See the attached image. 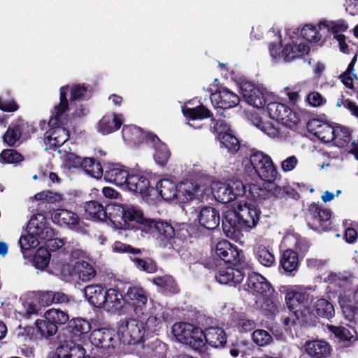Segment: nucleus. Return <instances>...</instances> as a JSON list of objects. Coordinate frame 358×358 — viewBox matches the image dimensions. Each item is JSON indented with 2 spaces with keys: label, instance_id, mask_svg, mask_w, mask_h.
<instances>
[{
  "label": "nucleus",
  "instance_id": "c03bdc74",
  "mask_svg": "<svg viewBox=\"0 0 358 358\" xmlns=\"http://www.w3.org/2000/svg\"><path fill=\"white\" fill-rule=\"evenodd\" d=\"M182 113L186 117L192 120H203L210 117L212 122L215 121L212 112L203 104H200L194 108H183Z\"/></svg>",
  "mask_w": 358,
  "mask_h": 358
},
{
  "label": "nucleus",
  "instance_id": "4d7b16f0",
  "mask_svg": "<svg viewBox=\"0 0 358 358\" xmlns=\"http://www.w3.org/2000/svg\"><path fill=\"white\" fill-rule=\"evenodd\" d=\"M50 253L49 250L45 248H38L34 255L32 263L38 269L44 270L50 263Z\"/></svg>",
  "mask_w": 358,
  "mask_h": 358
},
{
  "label": "nucleus",
  "instance_id": "8fccbe9b",
  "mask_svg": "<svg viewBox=\"0 0 358 358\" xmlns=\"http://www.w3.org/2000/svg\"><path fill=\"white\" fill-rule=\"evenodd\" d=\"M83 170L92 178L99 179L101 178L104 173L103 168L99 162H97L93 157L84 158V165Z\"/></svg>",
  "mask_w": 358,
  "mask_h": 358
},
{
  "label": "nucleus",
  "instance_id": "6e6552de",
  "mask_svg": "<svg viewBox=\"0 0 358 358\" xmlns=\"http://www.w3.org/2000/svg\"><path fill=\"white\" fill-rule=\"evenodd\" d=\"M215 253L226 264L241 268H249L244 251L229 241H219L215 246Z\"/></svg>",
  "mask_w": 358,
  "mask_h": 358
},
{
  "label": "nucleus",
  "instance_id": "774afa93",
  "mask_svg": "<svg viewBox=\"0 0 358 358\" xmlns=\"http://www.w3.org/2000/svg\"><path fill=\"white\" fill-rule=\"evenodd\" d=\"M229 184H221L215 192V197L221 203H227L234 201V196L229 192Z\"/></svg>",
  "mask_w": 358,
  "mask_h": 358
},
{
  "label": "nucleus",
  "instance_id": "7c9ffc66",
  "mask_svg": "<svg viewBox=\"0 0 358 358\" xmlns=\"http://www.w3.org/2000/svg\"><path fill=\"white\" fill-rule=\"evenodd\" d=\"M127 205L121 203H108L106 206V220H110L115 228L120 229L125 226L126 222H122Z\"/></svg>",
  "mask_w": 358,
  "mask_h": 358
},
{
  "label": "nucleus",
  "instance_id": "bf43d9fd",
  "mask_svg": "<svg viewBox=\"0 0 358 358\" xmlns=\"http://www.w3.org/2000/svg\"><path fill=\"white\" fill-rule=\"evenodd\" d=\"M334 136L335 139L333 141L340 148L348 146L352 139L350 131L339 124L336 125Z\"/></svg>",
  "mask_w": 358,
  "mask_h": 358
},
{
  "label": "nucleus",
  "instance_id": "a19ab883",
  "mask_svg": "<svg viewBox=\"0 0 358 358\" xmlns=\"http://www.w3.org/2000/svg\"><path fill=\"white\" fill-rule=\"evenodd\" d=\"M232 324L240 333H248L254 330L256 323L250 320L244 313H235L232 315Z\"/></svg>",
  "mask_w": 358,
  "mask_h": 358
},
{
  "label": "nucleus",
  "instance_id": "393cba45",
  "mask_svg": "<svg viewBox=\"0 0 358 358\" xmlns=\"http://www.w3.org/2000/svg\"><path fill=\"white\" fill-rule=\"evenodd\" d=\"M271 186L272 187L270 189H267L256 184H250L248 197H250L252 200L259 203L271 196L278 197L282 192L281 187L276 185L274 182L271 184Z\"/></svg>",
  "mask_w": 358,
  "mask_h": 358
},
{
  "label": "nucleus",
  "instance_id": "603ef678",
  "mask_svg": "<svg viewBox=\"0 0 358 358\" xmlns=\"http://www.w3.org/2000/svg\"><path fill=\"white\" fill-rule=\"evenodd\" d=\"M220 143L231 154L236 153L240 149L239 140L229 132L220 131L218 136Z\"/></svg>",
  "mask_w": 358,
  "mask_h": 358
},
{
  "label": "nucleus",
  "instance_id": "412c9836",
  "mask_svg": "<svg viewBox=\"0 0 358 358\" xmlns=\"http://www.w3.org/2000/svg\"><path fill=\"white\" fill-rule=\"evenodd\" d=\"M124 188L134 193L146 195L152 187L149 179L142 172L131 171L129 173Z\"/></svg>",
  "mask_w": 358,
  "mask_h": 358
},
{
  "label": "nucleus",
  "instance_id": "f704fd0d",
  "mask_svg": "<svg viewBox=\"0 0 358 358\" xmlns=\"http://www.w3.org/2000/svg\"><path fill=\"white\" fill-rule=\"evenodd\" d=\"M105 294V303L103 308L108 310H117L122 307L124 298L118 289L115 288H106Z\"/></svg>",
  "mask_w": 358,
  "mask_h": 358
},
{
  "label": "nucleus",
  "instance_id": "a878e982",
  "mask_svg": "<svg viewBox=\"0 0 358 358\" xmlns=\"http://www.w3.org/2000/svg\"><path fill=\"white\" fill-rule=\"evenodd\" d=\"M199 224L208 230H214L220 224V215L219 211L210 206L202 208L198 215Z\"/></svg>",
  "mask_w": 358,
  "mask_h": 358
},
{
  "label": "nucleus",
  "instance_id": "9b49d317",
  "mask_svg": "<svg viewBox=\"0 0 358 358\" xmlns=\"http://www.w3.org/2000/svg\"><path fill=\"white\" fill-rule=\"evenodd\" d=\"M148 299L147 291L139 285L129 286L124 295V300L134 308V311L137 317L147 315Z\"/></svg>",
  "mask_w": 358,
  "mask_h": 358
},
{
  "label": "nucleus",
  "instance_id": "f3484780",
  "mask_svg": "<svg viewBox=\"0 0 358 358\" xmlns=\"http://www.w3.org/2000/svg\"><path fill=\"white\" fill-rule=\"evenodd\" d=\"M123 218L122 222H126L121 229L124 230H141L145 232L146 225L150 218H146L143 213L132 206H128Z\"/></svg>",
  "mask_w": 358,
  "mask_h": 358
},
{
  "label": "nucleus",
  "instance_id": "c9c22d12",
  "mask_svg": "<svg viewBox=\"0 0 358 358\" xmlns=\"http://www.w3.org/2000/svg\"><path fill=\"white\" fill-rule=\"evenodd\" d=\"M73 271L83 282L91 280L96 274L94 266L91 263L84 260L76 262L73 266Z\"/></svg>",
  "mask_w": 358,
  "mask_h": 358
},
{
  "label": "nucleus",
  "instance_id": "79ce46f5",
  "mask_svg": "<svg viewBox=\"0 0 358 358\" xmlns=\"http://www.w3.org/2000/svg\"><path fill=\"white\" fill-rule=\"evenodd\" d=\"M122 124V115L114 114L113 117L103 116L100 120L99 127L103 134H108L120 129Z\"/></svg>",
  "mask_w": 358,
  "mask_h": 358
},
{
  "label": "nucleus",
  "instance_id": "20e7f679",
  "mask_svg": "<svg viewBox=\"0 0 358 358\" xmlns=\"http://www.w3.org/2000/svg\"><path fill=\"white\" fill-rule=\"evenodd\" d=\"M37 131V127L34 123L26 121L22 117H18L8 126L3 136V141L8 147H15L20 143V140L29 139Z\"/></svg>",
  "mask_w": 358,
  "mask_h": 358
},
{
  "label": "nucleus",
  "instance_id": "4c0bfd02",
  "mask_svg": "<svg viewBox=\"0 0 358 358\" xmlns=\"http://www.w3.org/2000/svg\"><path fill=\"white\" fill-rule=\"evenodd\" d=\"M174 245L176 240L184 241L189 238H196L200 236V231L196 225L187 223L176 224L174 227Z\"/></svg>",
  "mask_w": 358,
  "mask_h": 358
},
{
  "label": "nucleus",
  "instance_id": "6ab92c4d",
  "mask_svg": "<svg viewBox=\"0 0 358 358\" xmlns=\"http://www.w3.org/2000/svg\"><path fill=\"white\" fill-rule=\"evenodd\" d=\"M239 215L245 225V231H248L257 226L262 214L260 208L255 203L245 202L237 207Z\"/></svg>",
  "mask_w": 358,
  "mask_h": 358
},
{
  "label": "nucleus",
  "instance_id": "aec40b11",
  "mask_svg": "<svg viewBox=\"0 0 358 358\" xmlns=\"http://www.w3.org/2000/svg\"><path fill=\"white\" fill-rule=\"evenodd\" d=\"M129 171L120 164H108L104 166L103 178L108 182L124 187Z\"/></svg>",
  "mask_w": 358,
  "mask_h": 358
},
{
  "label": "nucleus",
  "instance_id": "b1692460",
  "mask_svg": "<svg viewBox=\"0 0 358 358\" xmlns=\"http://www.w3.org/2000/svg\"><path fill=\"white\" fill-rule=\"evenodd\" d=\"M267 110L269 116L282 124H287L289 122L296 124V120H293L292 116L295 114L286 105L278 102H271L267 105Z\"/></svg>",
  "mask_w": 358,
  "mask_h": 358
},
{
  "label": "nucleus",
  "instance_id": "f8f14e48",
  "mask_svg": "<svg viewBox=\"0 0 358 358\" xmlns=\"http://www.w3.org/2000/svg\"><path fill=\"white\" fill-rule=\"evenodd\" d=\"M308 213L311 216L313 223H308L310 228L317 231H328L331 229V211L328 208H322L315 203L308 206Z\"/></svg>",
  "mask_w": 358,
  "mask_h": 358
},
{
  "label": "nucleus",
  "instance_id": "9d476101",
  "mask_svg": "<svg viewBox=\"0 0 358 358\" xmlns=\"http://www.w3.org/2000/svg\"><path fill=\"white\" fill-rule=\"evenodd\" d=\"M222 227L226 236L236 240L239 239L242 231H245V225L237 209H228L222 213Z\"/></svg>",
  "mask_w": 358,
  "mask_h": 358
},
{
  "label": "nucleus",
  "instance_id": "e2e57ef3",
  "mask_svg": "<svg viewBox=\"0 0 358 358\" xmlns=\"http://www.w3.org/2000/svg\"><path fill=\"white\" fill-rule=\"evenodd\" d=\"M253 342L258 346H266L271 343L273 341L271 334L264 329H257L252 334Z\"/></svg>",
  "mask_w": 358,
  "mask_h": 358
},
{
  "label": "nucleus",
  "instance_id": "a18cd8bd",
  "mask_svg": "<svg viewBox=\"0 0 358 358\" xmlns=\"http://www.w3.org/2000/svg\"><path fill=\"white\" fill-rule=\"evenodd\" d=\"M32 224H34V220L33 219L31 220L28 224V234L26 235H22L18 241L22 253H24L25 251L35 248L39 243L38 237L35 234H33Z\"/></svg>",
  "mask_w": 358,
  "mask_h": 358
},
{
  "label": "nucleus",
  "instance_id": "de8ad7c7",
  "mask_svg": "<svg viewBox=\"0 0 358 358\" xmlns=\"http://www.w3.org/2000/svg\"><path fill=\"white\" fill-rule=\"evenodd\" d=\"M316 315L324 319L329 320L335 315V310L333 304L324 298L317 299L313 304Z\"/></svg>",
  "mask_w": 358,
  "mask_h": 358
},
{
  "label": "nucleus",
  "instance_id": "13d9d810",
  "mask_svg": "<svg viewBox=\"0 0 358 358\" xmlns=\"http://www.w3.org/2000/svg\"><path fill=\"white\" fill-rule=\"evenodd\" d=\"M44 316L48 317L50 321L59 327L64 325L69 322V315L67 312L57 308H51L45 311Z\"/></svg>",
  "mask_w": 358,
  "mask_h": 358
},
{
  "label": "nucleus",
  "instance_id": "4468645a",
  "mask_svg": "<svg viewBox=\"0 0 358 358\" xmlns=\"http://www.w3.org/2000/svg\"><path fill=\"white\" fill-rule=\"evenodd\" d=\"M245 285L254 295L271 296L275 292L271 282L264 276L253 271L248 273Z\"/></svg>",
  "mask_w": 358,
  "mask_h": 358
},
{
  "label": "nucleus",
  "instance_id": "72a5a7b5",
  "mask_svg": "<svg viewBox=\"0 0 358 358\" xmlns=\"http://www.w3.org/2000/svg\"><path fill=\"white\" fill-rule=\"evenodd\" d=\"M328 329L334 341L342 347H349L358 339L348 329L343 326L330 325Z\"/></svg>",
  "mask_w": 358,
  "mask_h": 358
},
{
  "label": "nucleus",
  "instance_id": "4be33fe9",
  "mask_svg": "<svg viewBox=\"0 0 358 358\" xmlns=\"http://www.w3.org/2000/svg\"><path fill=\"white\" fill-rule=\"evenodd\" d=\"M206 343L214 348H224L227 346V335L223 328L217 326L203 324Z\"/></svg>",
  "mask_w": 358,
  "mask_h": 358
},
{
  "label": "nucleus",
  "instance_id": "49530a36",
  "mask_svg": "<svg viewBox=\"0 0 358 358\" xmlns=\"http://www.w3.org/2000/svg\"><path fill=\"white\" fill-rule=\"evenodd\" d=\"M156 286L161 287L163 290L170 294H178L180 288L173 278L171 275H163L154 278L152 280Z\"/></svg>",
  "mask_w": 358,
  "mask_h": 358
},
{
  "label": "nucleus",
  "instance_id": "58836bf2",
  "mask_svg": "<svg viewBox=\"0 0 358 358\" xmlns=\"http://www.w3.org/2000/svg\"><path fill=\"white\" fill-rule=\"evenodd\" d=\"M196 328V326L190 323L178 322L173 325L172 332L178 341L186 345Z\"/></svg>",
  "mask_w": 358,
  "mask_h": 358
},
{
  "label": "nucleus",
  "instance_id": "680f3d73",
  "mask_svg": "<svg viewBox=\"0 0 358 358\" xmlns=\"http://www.w3.org/2000/svg\"><path fill=\"white\" fill-rule=\"evenodd\" d=\"M24 159L23 155L14 149H5L0 154V162L2 164H17Z\"/></svg>",
  "mask_w": 358,
  "mask_h": 358
},
{
  "label": "nucleus",
  "instance_id": "052dcab7",
  "mask_svg": "<svg viewBox=\"0 0 358 358\" xmlns=\"http://www.w3.org/2000/svg\"><path fill=\"white\" fill-rule=\"evenodd\" d=\"M19 109V105L15 101L10 91L7 90L0 95V110L3 112L12 113Z\"/></svg>",
  "mask_w": 358,
  "mask_h": 358
},
{
  "label": "nucleus",
  "instance_id": "ea45409f",
  "mask_svg": "<svg viewBox=\"0 0 358 358\" xmlns=\"http://www.w3.org/2000/svg\"><path fill=\"white\" fill-rule=\"evenodd\" d=\"M85 213L96 221H106V206L95 200L85 202L84 205Z\"/></svg>",
  "mask_w": 358,
  "mask_h": 358
},
{
  "label": "nucleus",
  "instance_id": "69168bd1",
  "mask_svg": "<svg viewBox=\"0 0 358 358\" xmlns=\"http://www.w3.org/2000/svg\"><path fill=\"white\" fill-rule=\"evenodd\" d=\"M335 128L336 125L324 122L320 130L316 132V136L325 143L332 142L335 139Z\"/></svg>",
  "mask_w": 358,
  "mask_h": 358
},
{
  "label": "nucleus",
  "instance_id": "cd10ccee",
  "mask_svg": "<svg viewBox=\"0 0 358 358\" xmlns=\"http://www.w3.org/2000/svg\"><path fill=\"white\" fill-rule=\"evenodd\" d=\"M91 329V324L80 317L70 320L66 326L70 338L74 341H80L83 336L90 332Z\"/></svg>",
  "mask_w": 358,
  "mask_h": 358
},
{
  "label": "nucleus",
  "instance_id": "6e6d98bb",
  "mask_svg": "<svg viewBox=\"0 0 358 358\" xmlns=\"http://www.w3.org/2000/svg\"><path fill=\"white\" fill-rule=\"evenodd\" d=\"M147 315L138 317L141 320H145L144 322L145 330L146 336H149L152 334L156 333L162 326V320L157 315H154L152 313H147Z\"/></svg>",
  "mask_w": 358,
  "mask_h": 358
},
{
  "label": "nucleus",
  "instance_id": "ddd939ff",
  "mask_svg": "<svg viewBox=\"0 0 358 358\" xmlns=\"http://www.w3.org/2000/svg\"><path fill=\"white\" fill-rule=\"evenodd\" d=\"M248 268L232 265L222 267L215 272V277L220 284L236 287L242 282Z\"/></svg>",
  "mask_w": 358,
  "mask_h": 358
},
{
  "label": "nucleus",
  "instance_id": "c85d7f7f",
  "mask_svg": "<svg viewBox=\"0 0 358 358\" xmlns=\"http://www.w3.org/2000/svg\"><path fill=\"white\" fill-rule=\"evenodd\" d=\"M106 287L101 284H93L86 286L84 294L90 305L95 308H103L105 303V294Z\"/></svg>",
  "mask_w": 358,
  "mask_h": 358
},
{
  "label": "nucleus",
  "instance_id": "2f4dec72",
  "mask_svg": "<svg viewBox=\"0 0 358 358\" xmlns=\"http://www.w3.org/2000/svg\"><path fill=\"white\" fill-rule=\"evenodd\" d=\"M310 295L306 292L292 290L287 292L285 296V302L288 309L294 313L308 305Z\"/></svg>",
  "mask_w": 358,
  "mask_h": 358
},
{
  "label": "nucleus",
  "instance_id": "1a4fd4ad",
  "mask_svg": "<svg viewBox=\"0 0 358 358\" xmlns=\"http://www.w3.org/2000/svg\"><path fill=\"white\" fill-rule=\"evenodd\" d=\"M183 185H176L169 179H162L156 185V189L161 197L165 201H171L177 199L185 203L194 198V193L191 190L183 188Z\"/></svg>",
  "mask_w": 358,
  "mask_h": 358
},
{
  "label": "nucleus",
  "instance_id": "bb28decb",
  "mask_svg": "<svg viewBox=\"0 0 358 358\" xmlns=\"http://www.w3.org/2000/svg\"><path fill=\"white\" fill-rule=\"evenodd\" d=\"M52 220L54 223L59 225L67 227L73 229L78 228L80 224V218L78 215L66 209H58L52 213Z\"/></svg>",
  "mask_w": 358,
  "mask_h": 358
},
{
  "label": "nucleus",
  "instance_id": "37998d69",
  "mask_svg": "<svg viewBox=\"0 0 358 358\" xmlns=\"http://www.w3.org/2000/svg\"><path fill=\"white\" fill-rule=\"evenodd\" d=\"M255 255L258 262L264 266L271 267L275 264V258L267 247L259 244L255 248Z\"/></svg>",
  "mask_w": 358,
  "mask_h": 358
},
{
  "label": "nucleus",
  "instance_id": "2eb2a0df",
  "mask_svg": "<svg viewBox=\"0 0 358 358\" xmlns=\"http://www.w3.org/2000/svg\"><path fill=\"white\" fill-rule=\"evenodd\" d=\"M210 100L215 108L226 110L236 107L240 103L241 99L228 88L220 87L211 93Z\"/></svg>",
  "mask_w": 358,
  "mask_h": 358
},
{
  "label": "nucleus",
  "instance_id": "423d86ee",
  "mask_svg": "<svg viewBox=\"0 0 358 358\" xmlns=\"http://www.w3.org/2000/svg\"><path fill=\"white\" fill-rule=\"evenodd\" d=\"M145 233L152 234L162 248L175 249L174 227L171 222L161 219H149Z\"/></svg>",
  "mask_w": 358,
  "mask_h": 358
},
{
  "label": "nucleus",
  "instance_id": "5701e85b",
  "mask_svg": "<svg viewBox=\"0 0 358 358\" xmlns=\"http://www.w3.org/2000/svg\"><path fill=\"white\" fill-rule=\"evenodd\" d=\"M303 347L310 358H328L332 352L331 345L322 339L307 341Z\"/></svg>",
  "mask_w": 358,
  "mask_h": 358
},
{
  "label": "nucleus",
  "instance_id": "dca6fc26",
  "mask_svg": "<svg viewBox=\"0 0 358 358\" xmlns=\"http://www.w3.org/2000/svg\"><path fill=\"white\" fill-rule=\"evenodd\" d=\"M241 90L245 101L257 108H262L266 104V97L263 90L251 82L243 81L241 83Z\"/></svg>",
  "mask_w": 358,
  "mask_h": 358
},
{
  "label": "nucleus",
  "instance_id": "0e129e2a",
  "mask_svg": "<svg viewBox=\"0 0 358 358\" xmlns=\"http://www.w3.org/2000/svg\"><path fill=\"white\" fill-rule=\"evenodd\" d=\"M340 305L344 317L350 322H356L358 308L350 301H343L341 302Z\"/></svg>",
  "mask_w": 358,
  "mask_h": 358
},
{
  "label": "nucleus",
  "instance_id": "c756f323",
  "mask_svg": "<svg viewBox=\"0 0 358 358\" xmlns=\"http://www.w3.org/2000/svg\"><path fill=\"white\" fill-rule=\"evenodd\" d=\"M310 52L308 45L294 42L285 44L281 50V57L285 62H290L296 58L303 57Z\"/></svg>",
  "mask_w": 358,
  "mask_h": 358
},
{
  "label": "nucleus",
  "instance_id": "7ed1b4c3",
  "mask_svg": "<svg viewBox=\"0 0 358 358\" xmlns=\"http://www.w3.org/2000/svg\"><path fill=\"white\" fill-rule=\"evenodd\" d=\"M122 136L124 139L135 144L145 143L155 149L154 159L161 166L166 165L171 152L167 145L159 137L150 132H145L138 127H128L124 125L122 129Z\"/></svg>",
  "mask_w": 358,
  "mask_h": 358
},
{
  "label": "nucleus",
  "instance_id": "f03ea898",
  "mask_svg": "<svg viewBox=\"0 0 358 358\" xmlns=\"http://www.w3.org/2000/svg\"><path fill=\"white\" fill-rule=\"evenodd\" d=\"M68 87H62L59 90V103L54 107L53 115L50 117L48 126L49 129L45 134V141L50 146L59 148L69 139V131L62 127L61 117L69 110L67 99Z\"/></svg>",
  "mask_w": 358,
  "mask_h": 358
},
{
  "label": "nucleus",
  "instance_id": "09e8293b",
  "mask_svg": "<svg viewBox=\"0 0 358 358\" xmlns=\"http://www.w3.org/2000/svg\"><path fill=\"white\" fill-rule=\"evenodd\" d=\"M35 325L39 331L40 337L49 338L55 335L57 331V327L50 320L43 315V319H38L35 322Z\"/></svg>",
  "mask_w": 358,
  "mask_h": 358
},
{
  "label": "nucleus",
  "instance_id": "338daca9",
  "mask_svg": "<svg viewBox=\"0 0 358 358\" xmlns=\"http://www.w3.org/2000/svg\"><path fill=\"white\" fill-rule=\"evenodd\" d=\"M301 35L306 41L313 43L319 42L322 37L316 27L311 24H306L302 28Z\"/></svg>",
  "mask_w": 358,
  "mask_h": 358
},
{
  "label": "nucleus",
  "instance_id": "39448f33",
  "mask_svg": "<svg viewBox=\"0 0 358 358\" xmlns=\"http://www.w3.org/2000/svg\"><path fill=\"white\" fill-rule=\"evenodd\" d=\"M118 334L121 335L119 340L124 345L144 343V338L146 336L144 321L141 318L120 320Z\"/></svg>",
  "mask_w": 358,
  "mask_h": 358
},
{
  "label": "nucleus",
  "instance_id": "0eeeda50",
  "mask_svg": "<svg viewBox=\"0 0 358 358\" xmlns=\"http://www.w3.org/2000/svg\"><path fill=\"white\" fill-rule=\"evenodd\" d=\"M113 250L120 253H127L130 260L134 263L136 268L148 273H154L157 271V265L155 261L150 257H141L143 250L136 248L131 245L115 241Z\"/></svg>",
  "mask_w": 358,
  "mask_h": 358
},
{
  "label": "nucleus",
  "instance_id": "864d4df0",
  "mask_svg": "<svg viewBox=\"0 0 358 358\" xmlns=\"http://www.w3.org/2000/svg\"><path fill=\"white\" fill-rule=\"evenodd\" d=\"M32 226L33 234H35L38 238L45 241L46 242L55 237L57 234L55 230L46 222L41 221L36 224H32Z\"/></svg>",
  "mask_w": 358,
  "mask_h": 358
},
{
  "label": "nucleus",
  "instance_id": "5fc2aeb1",
  "mask_svg": "<svg viewBox=\"0 0 358 358\" xmlns=\"http://www.w3.org/2000/svg\"><path fill=\"white\" fill-rule=\"evenodd\" d=\"M65 87H69V92H70V103H69V108H73L77 106V102L83 101L87 99V93L88 92L87 87L84 85H73L71 88L69 86L66 85Z\"/></svg>",
  "mask_w": 358,
  "mask_h": 358
},
{
  "label": "nucleus",
  "instance_id": "473e14b6",
  "mask_svg": "<svg viewBox=\"0 0 358 358\" xmlns=\"http://www.w3.org/2000/svg\"><path fill=\"white\" fill-rule=\"evenodd\" d=\"M299 265V254L296 251L287 249L282 252L280 259V268H282L287 274L294 276Z\"/></svg>",
  "mask_w": 358,
  "mask_h": 358
},
{
  "label": "nucleus",
  "instance_id": "3c124183",
  "mask_svg": "<svg viewBox=\"0 0 358 358\" xmlns=\"http://www.w3.org/2000/svg\"><path fill=\"white\" fill-rule=\"evenodd\" d=\"M206 344L203 329L196 327L194 331V334H192L190 336L186 345L189 346L195 351L202 352L204 350Z\"/></svg>",
  "mask_w": 358,
  "mask_h": 358
},
{
  "label": "nucleus",
  "instance_id": "f257e3e1",
  "mask_svg": "<svg viewBox=\"0 0 358 358\" xmlns=\"http://www.w3.org/2000/svg\"><path fill=\"white\" fill-rule=\"evenodd\" d=\"M245 173L252 178H259L262 180L272 184L280 175L271 157L262 151L252 149L249 157L242 160Z\"/></svg>",
  "mask_w": 358,
  "mask_h": 358
},
{
  "label": "nucleus",
  "instance_id": "a211bd4d",
  "mask_svg": "<svg viewBox=\"0 0 358 358\" xmlns=\"http://www.w3.org/2000/svg\"><path fill=\"white\" fill-rule=\"evenodd\" d=\"M119 336L110 329H98L92 331L90 341L96 347L103 349L114 348Z\"/></svg>",
  "mask_w": 358,
  "mask_h": 358
},
{
  "label": "nucleus",
  "instance_id": "e433bc0d",
  "mask_svg": "<svg viewBox=\"0 0 358 358\" xmlns=\"http://www.w3.org/2000/svg\"><path fill=\"white\" fill-rule=\"evenodd\" d=\"M294 315L295 319L293 323L298 324L301 327L315 326L317 322V316L308 307V305L295 311Z\"/></svg>",
  "mask_w": 358,
  "mask_h": 358
}]
</instances>
